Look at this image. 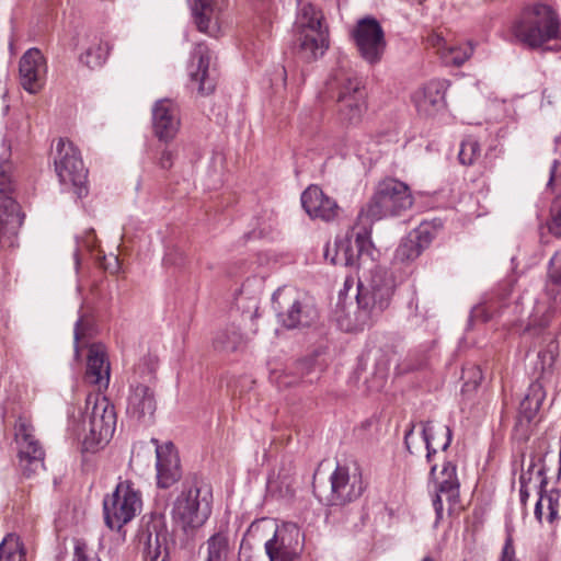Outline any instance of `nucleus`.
<instances>
[{
    "instance_id": "nucleus-1",
    "label": "nucleus",
    "mask_w": 561,
    "mask_h": 561,
    "mask_svg": "<svg viewBox=\"0 0 561 561\" xmlns=\"http://www.w3.org/2000/svg\"><path fill=\"white\" fill-rule=\"evenodd\" d=\"M373 265L368 274L358 276L355 311L356 327L363 329L376 322L390 307L397 284L387 270Z\"/></svg>"
},
{
    "instance_id": "nucleus-2",
    "label": "nucleus",
    "mask_w": 561,
    "mask_h": 561,
    "mask_svg": "<svg viewBox=\"0 0 561 561\" xmlns=\"http://www.w3.org/2000/svg\"><path fill=\"white\" fill-rule=\"evenodd\" d=\"M328 96L336 103L339 121L346 126L357 125L366 111V93L360 79L347 59L339 61L327 81Z\"/></svg>"
},
{
    "instance_id": "nucleus-3",
    "label": "nucleus",
    "mask_w": 561,
    "mask_h": 561,
    "mask_svg": "<svg viewBox=\"0 0 561 561\" xmlns=\"http://www.w3.org/2000/svg\"><path fill=\"white\" fill-rule=\"evenodd\" d=\"M515 39L529 49H542L551 41L561 38L558 12L543 2L525 5L513 23Z\"/></svg>"
},
{
    "instance_id": "nucleus-4",
    "label": "nucleus",
    "mask_w": 561,
    "mask_h": 561,
    "mask_svg": "<svg viewBox=\"0 0 561 561\" xmlns=\"http://www.w3.org/2000/svg\"><path fill=\"white\" fill-rule=\"evenodd\" d=\"M414 204L410 187L394 178H386L377 183L369 201L360 208L358 222L371 231V222L388 217H399Z\"/></svg>"
},
{
    "instance_id": "nucleus-5",
    "label": "nucleus",
    "mask_w": 561,
    "mask_h": 561,
    "mask_svg": "<svg viewBox=\"0 0 561 561\" xmlns=\"http://www.w3.org/2000/svg\"><path fill=\"white\" fill-rule=\"evenodd\" d=\"M298 1L295 31L299 51L307 60L317 59L329 48V31L321 10L305 0Z\"/></svg>"
},
{
    "instance_id": "nucleus-6",
    "label": "nucleus",
    "mask_w": 561,
    "mask_h": 561,
    "mask_svg": "<svg viewBox=\"0 0 561 561\" xmlns=\"http://www.w3.org/2000/svg\"><path fill=\"white\" fill-rule=\"evenodd\" d=\"M211 492L208 488L197 485L184 490L175 500L173 505V519L175 525L186 536L193 539L211 514Z\"/></svg>"
},
{
    "instance_id": "nucleus-7",
    "label": "nucleus",
    "mask_w": 561,
    "mask_h": 561,
    "mask_svg": "<svg viewBox=\"0 0 561 561\" xmlns=\"http://www.w3.org/2000/svg\"><path fill=\"white\" fill-rule=\"evenodd\" d=\"M15 183L12 164L7 158H0V248L15 245L23 216L15 201Z\"/></svg>"
},
{
    "instance_id": "nucleus-8",
    "label": "nucleus",
    "mask_w": 561,
    "mask_h": 561,
    "mask_svg": "<svg viewBox=\"0 0 561 561\" xmlns=\"http://www.w3.org/2000/svg\"><path fill=\"white\" fill-rule=\"evenodd\" d=\"M88 433L83 439L85 451L95 453L112 438L116 428V412L111 401L101 394L87 398Z\"/></svg>"
},
{
    "instance_id": "nucleus-9",
    "label": "nucleus",
    "mask_w": 561,
    "mask_h": 561,
    "mask_svg": "<svg viewBox=\"0 0 561 561\" xmlns=\"http://www.w3.org/2000/svg\"><path fill=\"white\" fill-rule=\"evenodd\" d=\"M138 548L148 561H169L174 540L161 514L145 515L138 534Z\"/></svg>"
},
{
    "instance_id": "nucleus-10",
    "label": "nucleus",
    "mask_w": 561,
    "mask_h": 561,
    "mask_svg": "<svg viewBox=\"0 0 561 561\" xmlns=\"http://www.w3.org/2000/svg\"><path fill=\"white\" fill-rule=\"evenodd\" d=\"M273 306L279 321L288 329L308 327L318 318L316 307L293 287H283L273 295Z\"/></svg>"
},
{
    "instance_id": "nucleus-11",
    "label": "nucleus",
    "mask_w": 561,
    "mask_h": 561,
    "mask_svg": "<svg viewBox=\"0 0 561 561\" xmlns=\"http://www.w3.org/2000/svg\"><path fill=\"white\" fill-rule=\"evenodd\" d=\"M140 493L130 482L124 481L116 485L112 494L103 500L104 520L112 530H119L135 518L141 508Z\"/></svg>"
},
{
    "instance_id": "nucleus-12",
    "label": "nucleus",
    "mask_w": 561,
    "mask_h": 561,
    "mask_svg": "<svg viewBox=\"0 0 561 561\" xmlns=\"http://www.w3.org/2000/svg\"><path fill=\"white\" fill-rule=\"evenodd\" d=\"M54 163L61 185L72 187L78 197L88 194V187L85 185L88 170L84 168L78 149L71 141L62 138L58 139Z\"/></svg>"
},
{
    "instance_id": "nucleus-13",
    "label": "nucleus",
    "mask_w": 561,
    "mask_h": 561,
    "mask_svg": "<svg viewBox=\"0 0 561 561\" xmlns=\"http://www.w3.org/2000/svg\"><path fill=\"white\" fill-rule=\"evenodd\" d=\"M354 245L348 239L335 241L333 254L327 245L325 260L334 265L360 266L367 261L373 262L374 245L370 240V230L366 225L356 224L353 228Z\"/></svg>"
},
{
    "instance_id": "nucleus-14",
    "label": "nucleus",
    "mask_w": 561,
    "mask_h": 561,
    "mask_svg": "<svg viewBox=\"0 0 561 561\" xmlns=\"http://www.w3.org/2000/svg\"><path fill=\"white\" fill-rule=\"evenodd\" d=\"M359 55L374 65L381 60L386 49V39L381 25L374 18H364L353 31Z\"/></svg>"
},
{
    "instance_id": "nucleus-15",
    "label": "nucleus",
    "mask_w": 561,
    "mask_h": 561,
    "mask_svg": "<svg viewBox=\"0 0 561 561\" xmlns=\"http://www.w3.org/2000/svg\"><path fill=\"white\" fill-rule=\"evenodd\" d=\"M331 493L328 502L330 505H345L357 500L365 489L362 472L358 468L350 470L347 467L337 466L330 477Z\"/></svg>"
},
{
    "instance_id": "nucleus-16",
    "label": "nucleus",
    "mask_w": 561,
    "mask_h": 561,
    "mask_svg": "<svg viewBox=\"0 0 561 561\" xmlns=\"http://www.w3.org/2000/svg\"><path fill=\"white\" fill-rule=\"evenodd\" d=\"M431 478L435 483V496L433 499V507L435 510L436 519L443 518V497L449 504L451 510L459 502V481L457 478L456 466L449 461L444 462L443 468L437 471V466L431 467Z\"/></svg>"
},
{
    "instance_id": "nucleus-17",
    "label": "nucleus",
    "mask_w": 561,
    "mask_h": 561,
    "mask_svg": "<svg viewBox=\"0 0 561 561\" xmlns=\"http://www.w3.org/2000/svg\"><path fill=\"white\" fill-rule=\"evenodd\" d=\"M213 53L204 43L195 45L191 62L188 65V75L191 81L197 84V91L202 95H208L216 88V69L211 67Z\"/></svg>"
},
{
    "instance_id": "nucleus-18",
    "label": "nucleus",
    "mask_w": 561,
    "mask_h": 561,
    "mask_svg": "<svg viewBox=\"0 0 561 561\" xmlns=\"http://www.w3.org/2000/svg\"><path fill=\"white\" fill-rule=\"evenodd\" d=\"M15 438L19 445L20 467L24 474L30 476L44 467V449L33 434V428L25 422L15 426Z\"/></svg>"
},
{
    "instance_id": "nucleus-19",
    "label": "nucleus",
    "mask_w": 561,
    "mask_h": 561,
    "mask_svg": "<svg viewBox=\"0 0 561 561\" xmlns=\"http://www.w3.org/2000/svg\"><path fill=\"white\" fill-rule=\"evenodd\" d=\"M192 14L197 30L211 37H218L227 25L222 0H194Z\"/></svg>"
},
{
    "instance_id": "nucleus-20",
    "label": "nucleus",
    "mask_w": 561,
    "mask_h": 561,
    "mask_svg": "<svg viewBox=\"0 0 561 561\" xmlns=\"http://www.w3.org/2000/svg\"><path fill=\"white\" fill-rule=\"evenodd\" d=\"M47 64L38 48L27 49L20 59V82L24 90L31 94L39 92L44 85Z\"/></svg>"
},
{
    "instance_id": "nucleus-21",
    "label": "nucleus",
    "mask_w": 561,
    "mask_h": 561,
    "mask_svg": "<svg viewBox=\"0 0 561 561\" xmlns=\"http://www.w3.org/2000/svg\"><path fill=\"white\" fill-rule=\"evenodd\" d=\"M156 409L154 391L149 385H130L126 405V413L129 417L139 422H149L152 420Z\"/></svg>"
},
{
    "instance_id": "nucleus-22",
    "label": "nucleus",
    "mask_w": 561,
    "mask_h": 561,
    "mask_svg": "<svg viewBox=\"0 0 561 561\" xmlns=\"http://www.w3.org/2000/svg\"><path fill=\"white\" fill-rule=\"evenodd\" d=\"M301 205L312 219L334 220L340 207L336 201L323 193L317 185H310L301 194Z\"/></svg>"
},
{
    "instance_id": "nucleus-23",
    "label": "nucleus",
    "mask_w": 561,
    "mask_h": 561,
    "mask_svg": "<svg viewBox=\"0 0 561 561\" xmlns=\"http://www.w3.org/2000/svg\"><path fill=\"white\" fill-rule=\"evenodd\" d=\"M84 377L85 380L94 385L99 391L107 389L111 378V366L106 348L102 343H92L89 345Z\"/></svg>"
},
{
    "instance_id": "nucleus-24",
    "label": "nucleus",
    "mask_w": 561,
    "mask_h": 561,
    "mask_svg": "<svg viewBox=\"0 0 561 561\" xmlns=\"http://www.w3.org/2000/svg\"><path fill=\"white\" fill-rule=\"evenodd\" d=\"M153 133L159 140L171 141L179 131L180 117L175 104L170 100L158 101L152 108Z\"/></svg>"
},
{
    "instance_id": "nucleus-25",
    "label": "nucleus",
    "mask_w": 561,
    "mask_h": 561,
    "mask_svg": "<svg viewBox=\"0 0 561 561\" xmlns=\"http://www.w3.org/2000/svg\"><path fill=\"white\" fill-rule=\"evenodd\" d=\"M157 484L161 489H168L176 483L181 477V466L178 453L171 443L157 446Z\"/></svg>"
},
{
    "instance_id": "nucleus-26",
    "label": "nucleus",
    "mask_w": 561,
    "mask_h": 561,
    "mask_svg": "<svg viewBox=\"0 0 561 561\" xmlns=\"http://www.w3.org/2000/svg\"><path fill=\"white\" fill-rule=\"evenodd\" d=\"M446 83L433 80L413 94L417 111L424 115H433L445 105Z\"/></svg>"
},
{
    "instance_id": "nucleus-27",
    "label": "nucleus",
    "mask_w": 561,
    "mask_h": 561,
    "mask_svg": "<svg viewBox=\"0 0 561 561\" xmlns=\"http://www.w3.org/2000/svg\"><path fill=\"white\" fill-rule=\"evenodd\" d=\"M420 426L427 449L426 458L431 461L437 449L446 450L449 447L453 433L448 425L433 421L421 422Z\"/></svg>"
},
{
    "instance_id": "nucleus-28",
    "label": "nucleus",
    "mask_w": 561,
    "mask_h": 561,
    "mask_svg": "<svg viewBox=\"0 0 561 561\" xmlns=\"http://www.w3.org/2000/svg\"><path fill=\"white\" fill-rule=\"evenodd\" d=\"M299 529L296 526H284L277 528L273 538L265 542L267 556L285 551H297Z\"/></svg>"
},
{
    "instance_id": "nucleus-29",
    "label": "nucleus",
    "mask_w": 561,
    "mask_h": 561,
    "mask_svg": "<svg viewBox=\"0 0 561 561\" xmlns=\"http://www.w3.org/2000/svg\"><path fill=\"white\" fill-rule=\"evenodd\" d=\"M199 550L203 552V561H229L232 556L229 537L224 531L211 535Z\"/></svg>"
},
{
    "instance_id": "nucleus-30",
    "label": "nucleus",
    "mask_w": 561,
    "mask_h": 561,
    "mask_svg": "<svg viewBox=\"0 0 561 561\" xmlns=\"http://www.w3.org/2000/svg\"><path fill=\"white\" fill-rule=\"evenodd\" d=\"M545 398L546 392L542 385L539 381L531 382L519 403V417L528 423L531 422L537 415Z\"/></svg>"
},
{
    "instance_id": "nucleus-31",
    "label": "nucleus",
    "mask_w": 561,
    "mask_h": 561,
    "mask_svg": "<svg viewBox=\"0 0 561 561\" xmlns=\"http://www.w3.org/2000/svg\"><path fill=\"white\" fill-rule=\"evenodd\" d=\"M514 309L519 314L516 323L514 324L523 325L525 331H530L533 329H542L549 324L550 312L546 304H536L527 313L526 318L523 317L524 308L519 310V302H516Z\"/></svg>"
},
{
    "instance_id": "nucleus-32",
    "label": "nucleus",
    "mask_w": 561,
    "mask_h": 561,
    "mask_svg": "<svg viewBox=\"0 0 561 561\" xmlns=\"http://www.w3.org/2000/svg\"><path fill=\"white\" fill-rule=\"evenodd\" d=\"M112 49L110 43L101 37H94L87 49L80 55L79 61L90 69L102 67Z\"/></svg>"
},
{
    "instance_id": "nucleus-33",
    "label": "nucleus",
    "mask_w": 561,
    "mask_h": 561,
    "mask_svg": "<svg viewBox=\"0 0 561 561\" xmlns=\"http://www.w3.org/2000/svg\"><path fill=\"white\" fill-rule=\"evenodd\" d=\"M242 344L243 336L234 325L219 330L213 341L215 350L225 353L236 352Z\"/></svg>"
},
{
    "instance_id": "nucleus-34",
    "label": "nucleus",
    "mask_w": 561,
    "mask_h": 561,
    "mask_svg": "<svg viewBox=\"0 0 561 561\" xmlns=\"http://www.w3.org/2000/svg\"><path fill=\"white\" fill-rule=\"evenodd\" d=\"M0 561H26V553L20 538L14 534L5 536L0 545Z\"/></svg>"
},
{
    "instance_id": "nucleus-35",
    "label": "nucleus",
    "mask_w": 561,
    "mask_h": 561,
    "mask_svg": "<svg viewBox=\"0 0 561 561\" xmlns=\"http://www.w3.org/2000/svg\"><path fill=\"white\" fill-rule=\"evenodd\" d=\"M473 46L470 42L462 45H448L447 48L442 50V61L446 66H461L472 55Z\"/></svg>"
},
{
    "instance_id": "nucleus-36",
    "label": "nucleus",
    "mask_w": 561,
    "mask_h": 561,
    "mask_svg": "<svg viewBox=\"0 0 561 561\" xmlns=\"http://www.w3.org/2000/svg\"><path fill=\"white\" fill-rule=\"evenodd\" d=\"M93 332V327L91 322L84 318L80 317L76 324H75V331H73V339H75V358L77 360L80 359V350L82 347H88L91 343H89Z\"/></svg>"
},
{
    "instance_id": "nucleus-37",
    "label": "nucleus",
    "mask_w": 561,
    "mask_h": 561,
    "mask_svg": "<svg viewBox=\"0 0 561 561\" xmlns=\"http://www.w3.org/2000/svg\"><path fill=\"white\" fill-rule=\"evenodd\" d=\"M422 252L419 241L409 234L398 245L394 252V260L401 263L411 262L419 257Z\"/></svg>"
},
{
    "instance_id": "nucleus-38",
    "label": "nucleus",
    "mask_w": 561,
    "mask_h": 561,
    "mask_svg": "<svg viewBox=\"0 0 561 561\" xmlns=\"http://www.w3.org/2000/svg\"><path fill=\"white\" fill-rule=\"evenodd\" d=\"M480 153L481 148L479 142L473 138L468 137L461 141L458 158L461 164L472 165L480 157Z\"/></svg>"
},
{
    "instance_id": "nucleus-39",
    "label": "nucleus",
    "mask_w": 561,
    "mask_h": 561,
    "mask_svg": "<svg viewBox=\"0 0 561 561\" xmlns=\"http://www.w3.org/2000/svg\"><path fill=\"white\" fill-rule=\"evenodd\" d=\"M543 506L547 507L548 514L546 519L549 524H552L558 518V505L557 502L553 501L552 496H540L535 506V516L538 520H542V510Z\"/></svg>"
},
{
    "instance_id": "nucleus-40",
    "label": "nucleus",
    "mask_w": 561,
    "mask_h": 561,
    "mask_svg": "<svg viewBox=\"0 0 561 561\" xmlns=\"http://www.w3.org/2000/svg\"><path fill=\"white\" fill-rule=\"evenodd\" d=\"M559 354V345L554 340H551L545 350L538 353V360L541 366L542 373L550 370L556 362Z\"/></svg>"
},
{
    "instance_id": "nucleus-41",
    "label": "nucleus",
    "mask_w": 561,
    "mask_h": 561,
    "mask_svg": "<svg viewBox=\"0 0 561 561\" xmlns=\"http://www.w3.org/2000/svg\"><path fill=\"white\" fill-rule=\"evenodd\" d=\"M549 231L561 238V195L558 196L551 207V221L548 225Z\"/></svg>"
},
{
    "instance_id": "nucleus-42",
    "label": "nucleus",
    "mask_w": 561,
    "mask_h": 561,
    "mask_svg": "<svg viewBox=\"0 0 561 561\" xmlns=\"http://www.w3.org/2000/svg\"><path fill=\"white\" fill-rule=\"evenodd\" d=\"M410 237L415 238L422 247V251L430 245L434 236L427 224H421L413 232L409 233Z\"/></svg>"
},
{
    "instance_id": "nucleus-43",
    "label": "nucleus",
    "mask_w": 561,
    "mask_h": 561,
    "mask_svg": "<svg viewBox=\"0 0 561 561\" xmlns=\"http://www.w3.org/2000/svg\"><path fill=\"white\" fill-rule=\"evenodd\" d=\"M72 561H101L100 558L88 550V547L82 541H77Z\"/></svg>"
},
{
    "instance_id": "nucleus-44",
    "label": "nucleus",
    "mask_w": 561,
    "mask_h": 561,
    "mask_svg": "<svg viewBox=\"0 0 561 561\" xmlns=\"http://www.w3.org/2000/svg\"><path fill=\"white\" fill-rule=\"evenodd\" d=\"M549 278L556 284H561V251L557 252L549 262Z\"/></svg>"
},
{
    "instance_id": "nucleus-45",
    "label": "nucleus",
    "mask_w": 561,
    "mask_h": 561,
    "mask_svg": "<svg viewBox=\"0 0 561 561\" xmlns=\"http://www.w3.org/2000/svg\"><path fill=\"white\" fill-rule=\"evenodd\" d=\"M157 369V362L151 356L144 357L141 362L137 365L136 374H139L142 377H148V379L152 378L153 373Z\"/></svg>"
},
{
    "instance_id": "nucleus-46",
    "label": "nucleus",
    "mask_w": 561,
    "mask_h": 561,
    "mask_svg": "<svg viewBox=\"0 0 561 561\" xmlns=\"http://www.w3.org/2000/svg\"><path fill=\"white\" fill-rule=\"evenodd\" d=\"M175 151L174 150H171L169 148H164L162 151H161V154L158 159V164L161 169H164V170H169L172 168L173 165V161L175 159Z\"/></svg>"
},
{
    "instance_id": "nucleus-47",
    "label": "nucleus",
    "mask_w": 561,
    "mask_h": 561,
    "mask_svg": "<svg viewBox=\"0 0 561 561\" xmlns=\"http://www.w3.org/2000/svg\"><path fill=\"white\" fill-rule=\"evenodd\" d=\"M427 43L431 47L436 49V53L439 55V58H442V50H444V48H447L448 46L446 39L439 34H431L427 37Z\"/></svg>"
},
{
    "instance_id": "nucleus-48",
    "label": "nucleus",
    "mask_w": 561,
    "mask_h": 561,
    "mask_svg": "<svg viewBox=\"0 0 561 561\" xmlns=\"http://www.w3.org/2000/svg\"><path fill=\"white\" fill-rule=\"evenodd\" d=\"M501 561H515V551L511 538H507L503 547Z\"/></svg>"
},
{
    "instance_id": "nucleus-49",
    "label": "nucleus",
    "mask_w": 561,
    "mask_h": 561,
    "mask_svg": "<svg viewBox=\"0 0 561 561\" xmlns=\"http://www.w3.org/2000/svg\"><path fill=\"white\" fill-rule=\"evenodd\" d=\"M386 377H387V367L378 369L374 385L369 386L368 388L370 390H376V391L380 390L385 385Z\"/></svg>"
},
{
    "instance_id": "nucleus-50",
    "label": "nucleus",
    "mask_w": 561,
    "mask_h": 561,
    "mask_svg": "<svg viewBox=\"0 0 561 561\" xmlns=\"http://www.w3.org/2000/svg\"><path fill=\"white\" fill-rule=\"evenodd\" d=\"M270 561H295L297 558V551H285L282 553H273L267 556Z\"/></svg>"
},
{
    "instance_id": "nucleus-51",
    "label": "nucleus",
    "mask_w": 561,
    "mask_h": 561,
    "mask_svg": "<svg viewBox=\"0 0 561 561\" xmlns=\"http://www.w3.org/2000/svg\"><path fill=\"white\" fill-rule=\"evenodd\" d=\"M85 239L84 240H79L77 241L78 243V247L81 248V247H85L88 248L89 250L93 249L94 248V233L92 230L88 231L85 233Z\"/></svg>"
},
{
    "instance_id": "nucleus-52",
    "label": "nucleus",
    "mask_w": 561,
    "mask_h": 561,
    "mask_svg": "<svg viewBox=\"0 0 561 561\" xmlns=\"http://www.w3.org/2000/svg\"><path fill=\"white\" fill-rule=\"evenodd\" d=\"M559 167H560V163L557 160H554L553 163H552V167L550 169V179H549V182H548L549 186L554 181L556 173H557V170L559 169Z\"/></svg>"
},
{
    "instance_id": "nucleus-53",
    "label": "nucleus",
    "mask_w": 561,
    "mask_h": 561,
    "mask_svg": "<svg viewBox=\"0 0 561 561\" xmlns=\"http://www.w3.org/2000/svg\"><path fill=\"white\" fill-rule=\"evenodd\" d=\"M519 481H520V495H522V499H524L526 495H527V492H526V474L523 473L519 478Z\"/></svg>"
},
{
    "instance_id": "nucleus-54",
    "label": "nucleus",
    "mask_w": 561,
    "mask_h": 561,
    "mask_svg": "<svg viewBox=\"0 0 561 561\" xmlns=\"http://www.w3.org/2000/svg\"><path fill=\"white\" fill-rule=\"evenodd\" d=\"M413 428H414V426H412V428H410V430L405 433V436H404V443H405V446H407V448H408V449H410V443H409V440H410L411 436L413 435Z\"/></svg>"
},
{
    "instance_id": "nucleus-55",
    "label": "nucleus",
    "mask_w": 561,
    "mask_h": 561,
    "mask_svg": "<svg viewBox=\"0 0 561 561\" xmlns=\"http://www.w3.org/2000/svg\"><path fill=\"white\" fill-rule=\"evenodd\" d=\"M164 263L165 264H171V254H167L165 257H164Z\"/></svg>"
},
{
    "instance_id": "nucleus-56",
    "label": "nucleus",
    "mask_w": 561,
    "mask_h": 561,
    "mask_svg": "<svg viewBox=\"0 0 561 561\" xmlns=\"http://www.w3.org/2000/svg\"><path fill=\"white\" fill-rule=\"evenodd\" d=\"M422 561H434V560L432 558H430V557H426Z\"/></svg>"
},
{
    "instance_id": "nucleus-57",
    "label": "nucleus",
    "mask_w": 561,
    "mask_h": 561,
    "mask_svg": "<svg viewBox=\"0 0 561 561\" xmlns=\"http://www.w3.org/2000/svg\"><path fill=\"white\" fill-rule=\"evenodd\" d=\"M257 311H259V308L256 307L253 316L256 317L257 316Z\"/></svg>"
},
{
    "instance_id": "nucleus-58",
    "label": "nucleus",
    "mask_w": 561,
    "mask_h": 561,
    "mask_svg": "<svg viewBox=\"0 0 561 561\" xmlns=\"http://www.w3.org/2000/svg\"><path fill=\"white\" fill-rule=\"evenodd\" d=\"M348 283H350V280H348V279H346V280H345V287H347V286H348Z\"/></svg>"
},
{
    "instance_id": "nucleus-59",
    "label": "nucleus",
    "mask_w": 561,
    "mask_h": 561,
    "mask_svg": "<svg viewBox=\"0 0 561 561\" xmlns=\"http://www.w3.org/2000/svg\"><path fill=\"white\" fill-rule=\"evenodd\" d=\"M245 561H252V560H251V559H248V560H245Z\"/></svg>"
}]
</instances>
